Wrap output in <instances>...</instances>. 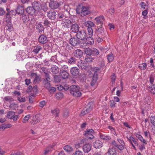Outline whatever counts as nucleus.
Returning a JSON list of instances; mask_svg holds the SVG:
<instances>
[{
	"label": "nucleus",
	"instance_id": "obj_3",
	"mask_svg": "<svg viewBox=\"0 0 155 155\" xmlns=\"http://www.w3.org/2000/svg\"><path fill=\"white\" fill-rule=\"evenodd\" d=\"M32 6L36 12H40L42 10L41 4L39 1H35L33 2L32 3Z\"/></svg>",
	"mask_w": 155,
	"mask_h": 155
},
{
	"label": "nucleus",
	"instance_id": "obj_8",
	"mask_svg": "<svg viewBox=\"0 0 155 155\" xmlns=\"http://www.w3.org/2000/svg\"><path fill=\"white\" fill-rule=\"evenodd\" d=\"M41 116V114H37L35 117H33L31 121V124H35L38 123L40 121V117Z\"/></svg>",
	"mask_w": 155,
	"mask_h": 155
},
{
	"label": "nucleus",
	"instance_id": "obj_17",
	"mask_svg": "<svg viewBox=\"0 0 155 155\" xmlns=\"http://www.w3.org/2000/svg\"><path fill=\"white\" fill-rule=\"evenodd\" d=\"M26 11L28 14L32 15L35 14L36 11L33 6L28 7L26 9Z\"/></svg>",
	"mask_w": 155,
	"mask_h": 155
},
{
	"label": "nucleus",
	"instance_id": "obj_55",
	"mask_svg": "<svg viewBox=\"0 0 155 155\" xmlns=\"http://www.w3.org/2000/svg\"><path fill=\"white\" fill-rule=\"evenodd\" d=\"M65 18V15L63 14L60 13L58 15V18L59 20H61L62 19Z\"/></svg>",
	"mask_w": 155,
	"mask_h": 155
},
{
	"label": "nucleus",
	"instance_id": "obj_20",
	"mask_svg": "<svg viewBox=\"0 0 155 155\" xmlns=\"http://www.w3.org/2000/svg\"><path fill=\"white\" fill-rule=\"evenodd\" d=\"M102 146V142L99 140H96L93 143L94 147L97 149L101 148Z\"/></svg>",
	"mask_w": 155,
	"mask_h": 155
},
{
	"label": "nucleus",
	"instance_id": "obj_1",
	"mask_svg": "<svg viewBox=\"0 0 155 155\" xmlns=\"http://www.w3.org/2000/svg\"><path fill=\"white\" fill-rule=\"evenodd\" d=\"M77 13L81 14V16H84L90 14L91 11L89 8L84 6L82 4H79L76 10Z\"/></svg>",
	"mask_w": 155,
	"mask_h": 155
},
{
	"label": "nucleus",
	"instance_id": "obj_53",
	"mask_svg": "<svg viewBox=\"0 0 155 155\" xmlns=\"http://www.w3.org/2000/svg\"><path fill=\"white\" fill-rule=\"evenodd\" d=\"M55 96L57 99L61 98L63 97V94L61 92L57 93L55 94Z\"/></svg>",
	"mask_w": 155,
	"mask_h": 155
},
{
	"label": "nucleus",
	"instance_id": "obj_38",
	"mask_svg": "<svg viewBox=\"0 0 155 155\" xmlns=\"http://www.w3.org/2000/svg\"><path fill=\"white\" fill-rule=\"evenodd\" d=\"M16 14L15 11L12 10L10 11L9 12L6 13V15L7 17L11 18L10 15H15Z\"/></svg>",
	"mask_w": 155,
	"mask_h": 155
},
{
	"label": "nucleus",
	"instance_id": "obj_62",
	"mask_svg": "<svg viewBox=\"0 0 155 155\" xmlns=\"http://www.w3.org/2000/svg\"><path fill=\"white\" fill-rule=\"evenodd\" d=\"M141 8L143 9H144L146 8V4L144 2H142L140 4Z\"/></svg>",
	"mask_w": 155,
	"mask_h": 155
},
{
	"label": "nucleus",
	"instance_id": "obj_63",
	"mask_svg": "<svg viewBox=\"0 0 155 155\" xmlns=\"http://www.w3.org/2000/svg\"><path fill=\"white\" fill-rule=\"evenodd\" d=\"M19 118V115H16L14 116L12 119L14 121H16Z\"/></svg>",
	"mask_w": 155,
	"mask_h": 155
},
{
	"label": "nucleus",
	"instance_id": "obj_24",
	"mask_svg": "<svg viewBox=\"0 0 155 155\" xmlns=\"http://www.w3.org/2000/svg\"><path fill=\"white\" fill-rule=\"evenodd\" d=\"M109 155H116V151L114 147L110 148L107 153Z\"/></svg>",
	"mask_w": 155,
	"mask_h": 155
},
{
	"label": "nucleus",
	"instance_id": "obj_41",
	"mask_svg": "<svg viewBox=\"0 0 155 155\" xmlns=\"http://www.w3.org/2000/svg\"><path fill=\"white\" fill-rule=\"evenodd\" d=\"M85 53L88 55H91L92 54V49L89 48H86L84 50Z\"/></svg>",
	"mask_w": 155,
	"mask_h": 155
},
{
	"label": "nucleus",
	"instance_id": "obj_16",
	"mask_svg": "<svg viewBox=\"0 0 155 155\" xmlns=\"http://www.w3.org/2000/svg\"><path fill=\"white\" fill-rule=\"evenodd\" d=\"M80 27L79 25L76 23H75L71 25V30L74 32H77L79 30Z\"/></svg>",
	"mask_w": 155,
	"mask_h": 155
},
{
	"label": "nucleus",
	"instance_id": "obj_19",
	"mask_svg": "<svg viewBox=\"0 0 155 155\" xmlns=\"http://www.w3.org/2000/svg\"><path fill=\"white\" fill-rule=\"evenodd\" d=\"M41 69L45 74V76L46 77V80L47 81H49V73L50 72L48 71L47 68L44 67H42Z\"/></svg>",
	"mask_w": 155,
	"mask_h": 155
},
{
	"label": "nucleus",
	"instance_id": "obj_51",
	"mask_svg": "<svg viewBox=\"0 0 155 155\" xmlns=\"http://www.w3.org/2000/svg\"><path fill=\"white\" fill-rule=\"evenodd\" d=\"M76 59L73 57H71L68 59V62L70 64H74L75 63Z\"/></svg>",
	"mask_w": 155,
	"mask_h": 155
},
{
	"label": "nucleus",
	"instance_id": "obj_64",
	"mask_svg": "<svg viewBox=\"0 0 155 155\" xmlns=\"http://www.w3.org/2000/svg\"><path fill=\"white\" fill-rule=\"evenodd\" d=\"M74 155H83V153L80 151H76Z\"/></svg>",
	"mask_w": 155,
	"mask_h": 155
},
{
	"label": "nucleus",
	"instance_id": "obj_37",
	"mask_svg": "<svg viewBox=\"0 0 155 155\" xmlns=\"http://www.w3.org/2000/svg\"><path fill=\"white\" fill-rule=\"evenodd\" d=\"M107 59L109 62H111L114 59V55L112 53H110L107 55Z\"/></svg>",
	"mask_w": 155,
	"mask_h": 155
},
{
	"label": "nucleus",
	"instance_id": "obj_13",
	"mask_svg": "<svg viewBox=\"0 0 155 155\" xmlns=\"http://www.w3.org/2000/svg\"><path fill=\"white\" fill-rule=\"evenodd\" d=\"M91 146L90 144H86L83 146V150L84 153H88L91 150Z\"/></svg>",
	"mask_w": 155,
	"mask_h": 155
},
{
	"label": "nucleus",
	"instance_id": "obj_27",
	"mask_svg": "<svg viewBox=\"0 0 155 155\" xmlns=\"http://www.w3.org/2000/svg\"><path fill=\"white\" fill-rule=\"evenodd\" d=\"M5 28L9 31H12L13 26L11 21H8L7 23Z\"/></svg>",
	"mask_w": 155,
	"mask_h": 155
},
{
	"label": "nucleus",
	"instance_id": "obj_61",
	"mask_svg": "<svg viewBox=\"0 0 155 155\" xmlns=\"http://www.w3.org/2000/svg\"><path fill=\"white\" fill-rule=\"evenodd\" d=\"M125 144H120V145H118L117 147L118 149L120 150H123Z\"/></svg>",
	"mask_w": 155,
	"mask_h": 155
},
{
	"label": "nucleus",
	"instance_id": "obj_47",
	"mask_svg": "<svg viewBox=\"0 0 155 155\" xmlns=\"http://www.w3.org/2000/svg\"><path fill=\"white\" fill-rule=\"evenodd\" d=\"M30 118V115L29 114L26 115L22 120L23 123H26L29 119Z\"/></svg>",
	"mask_w": 155,
	"mask_h": 155
},
{
	"label": "nucleus",
	"instance_id": "obj_54",
	"mask_svg": "<svg viewBox=\"0 0 155 155\" xmlns=\"http://www.w3.org/2000/svg\"><path fill=\"white\" fill-rule=\"evenodd\" d=\"M108 128L109 129H110L111 130L112 133L114 134L115 135H117V134H116L115 130L113 127L112 126H109L108 127Z\"/></svg>",
	"mask_w": 155,
	"mask_h": 155
},
{
	"label": "nucleus",
	"instance_id": "obj_9",
	"mask_svg": "<svg viewBox=\"0 0 155 155\" xmlns=\"http://www.w3.org/2000/svg\"><path fill=\"white\" fill-rule=\"evenodd\" d=\"M70 72L71 74L74 76H77L79 75L80 71L77 67H72L70 70Z\"/></svg>",
	"mask_w": 155,
	"mask_h": 155
},
{
	"label": "nucleus",
	"instance_id": "obj_5",
	"mask_svg": "<svg viewBox=\"0 0 155 155\" xmlns=\"http://www.w3.org/2000/svg\"><path fill=\"white\" fill-rule=\"evenodd\" d=\"M94 134V131L92 129H89L86 130L85 131V135L87 138L92 139L94 138L93 134Z\"/></svg>",
	"mask_w": 155,
	"mask_h": 155
},
{
	"label": "nucleus",
	"instance_id": "obj_29",
	"mask_svg": "<svg viewBox=\"0 0 155 155\" xmlns=\"http://www.w3.org/2000/svg\"><path fill=\"white\" fill-rule=\"evenodd\" d=\"M99 136L101 139L105 140H109L110 139V136L101 133L99 134Z\"/></svg>",
	"mask_w": 155,
	"mask_h": 155
},
{
	"label": "nucleus",
	"instance_id": "obj_11",
	"mask_svg": "<svg viewBox=\"0 0 155 155\" xmlns=\"http://www.w3.org/2000/svg\"><path fill=\"white\" fill-rule=\"evenodd\" d=\"M48 41L47 37L45 35H41L38 38V41L41 44L46 43Z\"/></svg>",
	"mask_w": 155,
	"mask_h": 155
},
{
	"label": "nucleus",
	"instance_id": "obj_33",
	"mask_svg": "<svg viewBox=\"0 0 155 155\" xmlns=\"http://www.w3.org/2000/svg\"><path fill=\"white\" fill-rule=\"evenodd\" d=\"M148 90L153 94H155V84L149 85L148 86Z\"/></svg>",
	"mask_w": 155,
	"mask_h": 155
},
{
	"label": "nucleus",
	"instance_id": "obj_52",
	"mask_svg": "<svg viewBox=\"0 0 155 155\" xmlns=\"http://www.w3.org/2000/svg\"><path fill=\"white\" fill-rule=\"evenodd\" d=\"M90 56L91 55L86 56L85 58V60L86 62L90 63L92 61L93 59Z\"/></svg>",
	"mask_w": 155,
	"mask_h": 155
},
{
	"label": "nucleus",
	"instance_id": "obj_48",
	"mask_svg": "<svg viewBox=\"0 0 155 155\" xmlns=\"http://www.w3.org/2000/svg\"><path fill=\"white\" fill-rule=\"evenodd\" d=\"M92 54H93L94 55H97L99 54V51L97 49L95 48H92Z\"/></svg>",
	"mask_w": 155,
	"mask_h": 155
},
{
	"label": "nucleus",
	"instance_id": "obj_59",
	"mask_svg": "<svg viewBox=\"0 0 155 155\" xmlns=\"http://www.w3.org/2000/svg\"><path fill=\"white\" fill-rule=\"evenodd\" d=\"M42 9L44 12L46 11L48 9V7L47 5L45 4H43L42 5H41Z\"/></svg>",
	"mask_w": 155,
	"mask_h": 155
},
{
	"label": "nucleus",
	"instance_id": "obj_56",
	"mask_svg": "<svg viewBox=\"0 0 155 155\" xmlns=\"http://www.w3.org/2000/svg\"><path fill=\"white\" fill-rule=\"evenodd\" d=\"M3 100L4 101H8L9 102H11L13 101V99L10 96L5 97L4 98Z\"/></svg>",
	"mask_w": 155,
	"mask_h": 155
},
{
	"label": "nucleus",
	"instance_id": "obj_44",
	"mask_svg": "<svg viewBox=\"0 0 155 155\" xmlns=\"http://www.w3.org/2000/svg\"><path fill=\"white\" fill-rule=\"evenodd\" d=\"M41 49V48L40 46H37L34 48L33 51L35 54H37Z\"/></svg>",
	"mask_w": 155,
	"mask_h": 155
},
{
	"label": "nucleus",
	"instance_id": "obj_21",
	"mask_svg": "<svg viewBox=\"0 0 155 155\" xmlns=\"http://www.w3.org/2000/svg\"><path fill=\"white\" fill-rule=\"evenodd\" d=\"M20 18L24 22H27L29 20V17L28 15L25 14L21 15Z\"/></svg>",
	"mask_w": 155,
	"mask_h": 155
},
{
	"label": "nucleus",
	"instance_id": "obj_14",
	"mask_svg": "<svg viewBox=\"0 0 155 155\" xmlns=\"http://www.w3.org/2000/svg\"><path fill=\"white\" fill-rule=\"evenodd\" d=\"M59 6V4L57 2H51L49 3V6L52 9H56Z\"/></svg>",
	"mask_w": 155,
	"mask_h": 155
},
{
	"label": "nucleus",
	"instance_id": "obj_46",
	"mask_svg": "<svg viewBox=\"0 0 155 155\" xmlns=\"http://www.w3.org/2000/svg\"><path fill=\"white\" fill-rule=\"evenodd\" d=\"M147 66V64L146 63H144L140 64L139 66V68L141 70H144L146 68Z\"/></svg>",
	"mask_w": 155,
	"mask_h": 155
},
{
	"label": "nucleus",
	"instance_id": "obj_30",
	"mask_svg": "<svg viewBox=\"0 0 155 155\" xmlns=\"http://www.w3.org/2000/svg\"><path fill=\"white\" fill-rule=\"evenodd\" d=\"M51 71L53 74H56L59 72L58 68L55 65H53L51 68Z\"/></svg>",
	"mask_w": 155,
	"mask_h": 155
},
{
	"label": "nucleus",
	"instance_id": "obj_15",
	"mask_svg": "<svg viewBox=\"0 0 155 155\" xmlns=\"http://www.w3.org/2000/svg\"><path fill=\"white\" fill-rule=\"evenodd\" d=\"M70 44L72 45H76L77 44L80 43V41L79 39L77 38H72L70 41Z\"/></svg>",
	"mask_w": 155,
	"mask_h": 155
},
{
	"label": "nucleus",
	"instance_id": "obj_25",
	"mask_svg": "<svg viewBox=\"0 0 155 155\" xmlns=\"http://www.w3.org/2000/svg\"><path fill=\"white\" fill-rule=\"evenodd\" d=\"M98 34L104 36V28L102 27V25H100L98 27Z\"/></svg>",
	"mask_w": 155,
	"mask_h": 155
},
{
	"label": "nucleus",
	"instance_id": "obj_39",
	"mask_svg": "<svg viewBox=\"0 0 155 155\" xmlns=\"http://www.w3.org/2000/svg\"><path fill=\"white\" fill-rule=\"evenodd\" d=\"M50 78L49 79V81H47L46 79L45 80V83L44 85V87H46L47 89H50V83L49 82L50 81Z\"/></svg>",
	"mask_w": 155,
	"mask_h": 155
},
{
	"label": "nucleus",
	"instance_id": "obj_49",
	"mask_svg": "<svg viewBox=\"0 0 155 155\" xmlns=\"http://www.w3.org/2000/svg\"><path fill=\"white\" fill-rule=\"evenodd\" d=\"M35 98V95L34 94H31L29 96V101L30 103H32L33 102V101L34 99Z\"/></svg>",
	"mask_w": 155,
	"mask_h": 155
},
{
	"label": "nucleus",
	"instance_id": "obj_31",
	"mask_svg": "<svg viewBox=\"0 0 155 155\" xmlns=\"http://www.w3.org/2000/svg\"><path fill=\"white\" fill-rule=\"evenodd\" d=\"M135 136L141 142H143L144 144H145V145L147 144V143L146 140H145L141 136V135L138 134H135Z\"/></svg>",
	"mask_w": 155,
	"mask_h": 155
},
{
	"label": "nucleus",
	"instance_id": "obj_28",
	"mask_svg": "<svg viewBox=\"0 0 155 155\" xmlns=\"http://www.w3.org/2000/svg\"><path fill=\"white\" fill-rule=\"evenodd\" d=\"M91 110V108L89 107L88 108L85 107L81 112L80 115L83 116L88 113Z\"/></svg>",
	"mask_w": 155,
	"mask_h": 155
},
{
	"label": "nucleus",
	"instance_id": "obj_26",
	"mask_svg": "<svg viewBox=\"0 0 155 155\" xmlns=\"http://www.w3.org/2000/svg\"><path fill=\"white\" fill-rule=\"evenodd\" d=\"M97 79V72H95L94 75L93 76L91 85L93 86L94 85L95 83L96 82Z\"/></svg>",
	"mask_w": 155,
	"mask_h": 155
},
{
	"label": "nucleus",
	"instance_id": "obj_42",
	"mask_svg": "<svg viewBox=\"0 0 155 155\" xmlns=\"http://www.w3.org/2000/svg\"><path fill=\"white\" fill-rule=\"evenodd\" d=\"M51 113L53 115H54L56 117H58V114L59 112V110L58 108H56L52 110Z\"/></svg>",
	"mask_w": 155,
	"mask_h": 155
},
{
	"label": "nucleus",
	"instance_id": "obj_50",
	"mask_svg": "<svg viewBox=\"0 0 155 155\" xmlns=\"http://www.w3.org/2000/svg\"><path fill=\"white\" fill-rule=\"evenodd\" d=\"M52 150V147L51 148V147H47L46 149L45 150V152L44 153V155H45L47 154L49 152H51Z\"/></svg>",
	"mask_w": 155,
	"mask_h": 155
},
{
	"label": "nucleus",
	"instance_id": "obj_58",
	"mask_svg": "<svg viewBox=\"0 0 155 155\" xmlns=\"http://www.w3.org/2000/svg\"><path fill=\"white\" fill-rule=\"evenodd\" d=\"M22 53L21 52H19L18 54L17 55V57L18 60H20L23 59V56H22Z\"/></svg>",
	"mask_w": 155,
	"mask_h": 155
},
{
	"label": "nucleus",
	"instance_id": "obj_23",
	"mask_svg": "<svg viewBox=\"0 0 155 155\" xmlns=\"http://www.w3.org/2000/svg\"><path fill=\"white\" fill-rule=\"evenodd\" d=\"M60 76L63 79H66L68 78L69 74L68 71H60Z\"/></svg>",
	"mask_w": 155,
	"mask_h": 155
},
{
	"label": "nucleus",
	"instance_id": "obj_32",
	"mask_svg": "<svg viewBox=\"0 0 155 155\" xmlns=\"http://www.w3.org/2000/svg\"><path fill=\"white\" fill-rule=\"evenodd\" d=\"M16 13L18 14H23L24 12V10L23 8L22 7H18L17 10L15 11Z\"/></svg>",
	"mask_w": 155,
	"mask_h": 155
},
{
	"label": "nucleus",
	"instance_id": "obj_22",
	"mask_svg": "<svg viewBox=\"0 0 155 155\" xmlns=\"http://www.w3.org/2000/svg\"><path fill=\"white\" fill-rule=\"evenodd\" d=\"M36 28L40 32L44 31V27L41 22L37 23L36 24Z\"/></svg>",
	"mask_w": 155,
	"mask_h": 155
},
{
	"label": "nucleus",
	"instance_id": "obj_7",
	"mask_svg": "<svg viewBox=\"0 0 155 155\" xmlns=\"http://www.w3.org/2000/svg\"><path fill=\"white\" fill-rule=\"evenodd\" d=\"M47 16L51 19H54L56 17L57 14L55 11H49L47 12Z\"/></svg>",
	"mask_w": 155,
	"mask_h": 155
},
{
	"label": "nucleus",
	"instance_id": "obj_6",
	"mask_svg": "<svg viewBox=\"0 0 155 155\" xmlns=\"http://www.w3.org/2000/svg\"><path fill=\"white\" fill-rule=\"evenodd\" d=\"M61 25L64 28H69L71 25V22L68 19H63Z\"/></svg>",
	"mask_w": 155,
	"mask_h": 155
},
{
	"label": "nucleus",
	"instance_id": "obj_4",
	"mask_svg": "<svg viewBox=\"0 0 155 155\" xmlns=\"http://www.w3.org/2000/svg\"><path fill=\"white\" fill-rule=\"evenodd\" d=\"M77 38L81 40H84L87 37L86 31L84 30L80 31L78 32L77 34Z\"/></svg>",
	"mask_w": 155,
	"mask_h": 155
},
{
	"label": "nucleus",
	"instance_id": "obj_2",
	"mask_svg": "<svg viewBox=\"0 0 155 155\" xmlns=\"http://www.w3.org/2000/svg\"><path fill=\"white\" fill-rule=\"evenodd\" d=\"M79 87L77 85H73L70 87V92L71 94L73 96L76 97H79L81 93L79 90Z\"/></svg>",
	"mask_w": 155,
	"mask_h": 155
},
{
	"label": "nucleus",
	"instance_id": "obj_34",
	"mask_svg": "<svg viewBox=\"0 0 155 155\" xmlns=\"http://www.w3.org/2000/svg\"><path fill=\"white\" fill-rule=\"evenodd\" d=\"M88 33L87 34V37H91L93 35V31L92 28H87Z\"/></svg>",
	"mask_w": 155,
	"mask_h": 155
},
{
	"label": "nucleus",
	"instance_id": "obj_10",
	"mask_svg": "<svg viewBox=\"0 0 155 155\" xmlns=\"http://www.w3.org/2000/svg\"><path fill=\"white\" fill-rule=\"evenodd\" d=\"M95 20L96 21V24L97 25H102L103 24V22L105 21L104 17L103 16H100L96 17Z\"/></svg>",
	"mask_w": 155,
	"mask_h": 155
},
{
	"label": "nucleus",
	"instance_id": "obj_18",
	"mask_svg": "<svg viewBox=\"0 0 155 155\" xmlns=\"http://www.w3.org/2000/svg\"><path fill=\"white\" fill-rule=\"evenodd\" d=\"M84 25L87 28H92V27H94L95 26V24L93 22L91 21L85 22L84 23Z\"/></svg>",
	"mask_w": 155,
	"mask_h": 155
},
{
	"label": "nucleus",
	"instance_id": "obj_35",
	"mask_svg": "<svg viewBox=\"0 0 155 155\" xmlns=\"http://www.w3.org/2000/svg\"><path fill=\"white\" fill-rule=\"evenodd\" d=\"M86 43L87 44L92 45L94 43V41L92 38L91 37H86Z\"/></svg>",
	"mask_w": 155,
	"mask_h": 155
},
{
	"label": "nucleus",
	"instance_id": "obj_57",
	"mask_svg": "<svg viewBox=\"0 0 155 155\" xmlns=\"http://www.w3.org/2000/svg\"><path fill=\"white\" fill-rule=\"evenodd\" d=\"M151 123L155 127V116H151L150 118Z\"/></svg>",
	"mask_w": 155,
	"mask_h": 155
},
{
	"label": "nucleus",
	"instance_id": "obj_60",
	"mask_svg": "<svg viewBox=\"0 0 155 155\" xmlns=\"http://www.w3.org/2000/svg\"><path fill=\"white\" fill-rule=\"evenodd\" d=\"M18 100L20 102H24L25 101V99L24 97H18Z\"/></svg>",
	"mask_w": 155,
	"mask_h": 155
},
{
	"label": "nucleus",
	"instance_id": "obj_43",
	"mask_svg": "<svg viewBox=\"0 0 155 155\" xmlns=\"http://www.w3.org/2000/svg\"><path fill=\"white\" fill-rule=\"evenodd\" d=\"M64 149L68 152L71 151L73 150L72 147L66 145L64 147Z\"/></svg>",
	"mask_w": 155,
	"mask_h": 155
},
{
	"label": "nucleus",
	"instance_id": "obj_36",
	"mask_svg": "<svg viewBox=\"0 0 155 155\" xmlns=\"http://www.w3.org/2000/svg\"><path fill=\"white\" fill-rule=\"evenodd\" d=\"M155 79V75L154 74H152L150 77V84L149 85L154 84H153L154 81Z\"/></svg>",
	"mask_w": 155,
	"mask_h": 155
},
{
	"label": "nucleus",
	"instance_id": "obj_12",
	"mask_svg": "<svg viewBox=\"0 0 155 155\" xmlns=\"http://www.w3.org/2000/svg\"><path fill=\"white\" fill-rule=\"evenodd\" d=\"M73 54L76 57L80 58L82 56L83 52L81 50L77 49L74 51Z\"/></svg>",
	"mask_w": 155,
	"mask_h": 155
},
{
	"label": "nucleus",
	"instance_id": "obj_45",
	"mask_svg": "<svg viewBox=\"0 0 155 155\" xmlns=\"http://www.w3.org/2000/svg\"><path fill=\"white\" fill-rule=\"evenodd\" d=\"M15 115V113L13 111H10L8 113L7 117L10 119L12 118V117Z\"/></svg>",
	"mask_w": 155,
	"mask_h": 155
},
{
	"label": "nucleus",
	"instance_id": "obj_40",
	"mask_svg": "<svg viewBox=\"0 0 155 155\" xmlns=\"http://www.w3.org/2000/svg\"><path fill=\"white\" fill-rule=\"evenodd\" d=\"M59 65L61 66L60 71H68V67L67 65H62L61 64H60Z\"/></svg>",
	"mask_w": 155,
	"mask_h": 155
}]
</instances>
